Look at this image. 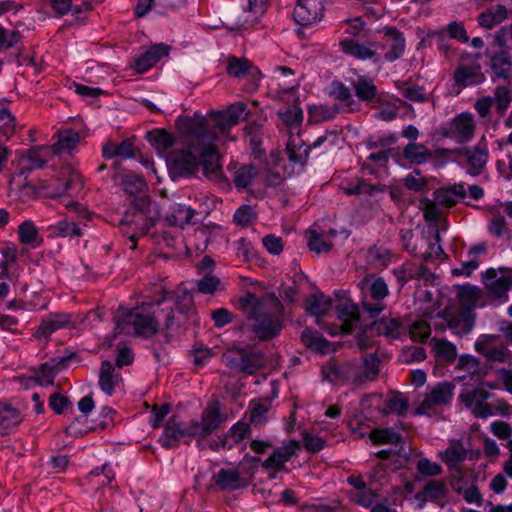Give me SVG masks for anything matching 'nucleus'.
Returning a JSON list of instances; mask_svg holds the SVG:
<instances>
[{
    "label": "nucleus",
    "mask_w": 512,
    "mask_h": 512,
    "mask_svg": "<svg viewBox=\"0 0 512 512\" xmlns=\"http://www.w3.org/2000/svg\"><path fill=\"white\" fill-rule=\"evenodd\" d=\"M507 18V9L504 5H497L484 11L478 16V23L481 27L492 29Z\"/></svg>",
    "instance_id": "obj_40"
},
{
    "label": "nucleus",
    "mask_w": 512,
    "mask_h": 512,
    "mask_svg": "<svg viewBox=\"0 0 512 512\" xmlns=\"http://www.w3.org/2000/svg\"><path fill=\"white\" fill-rule=\"evenodd\" d=\"M464 155L469 166L467 172L472 176L479 175L488 160L487 150L479 146L466 148Z\"/></svg>",
    "instance_id": "obj_31"
},
{
    "label": "nucleus",
    "mask_w": 512,
    "mask_h": 512,
    "mask_svg": "<svg viewBox=\"0 0 512 512\" xmlns=\"http://www.w3.org/2000/svg\"><path fill=\"white\" fill-rule=\"evenodd\" d=\"M399 93L411 102L423 103L428 100L425 89L422 86L405 81L396 85Z\"/></svg>",
    "instance_id": "obj_46"
},
{
    "label": "nucleus",
    "mask_w": 512,
    "mask_h": 512,
    "mask_svg": "<svg viewBox=\"0 0 512 512\" xmlns=\"http://www.w3.org/2000/svg\"><path fill=\"white\" fill-rule=\"evenodd\" d=\"M403 157L411 164L421 165L430 160L433 154L423 144L409 143L403 149Z\"/></svg>",
    "instance_id": "obj_39"
},
{
    "label": "nucleus",
    "mask_w": 512,
    "mask_h": 512,
    "mask_svg": "<svg viewBox=\"0 0 512 512\" xmlns=\"http://www.w3.org/2000/svg\"><path fill=\"white\" fill-rule=\"evenodd\" d=\"M6 102V99L0 100V132L8 138L15 131L16 117L5 106Z\"/></svg>",
    "instance_id": "obj_52"
},
{
    "label": "nucleus",
    "mask_w": 512,
    "mask_h": 512,
    "mask_svg": "<svg viewBox=\"0 0 512 512\" xmlns=\"http://www.w3.org/2000/svg\"><path fill=\"white\" fill-rule=\"evenodd\" d=\"M408 410V401L400 392H390L386 400V407L382 410L383 414L395 413L404 415Z\"/></svg>",
    "instance_id": "obj_51"
},
{
    "label": "nucleus",
    "mask_w": 512,
    "mask_h": 512,
    "mask_svg": "<svg viewBox=\"0 0 512 512\" xmlns=\"http://www.w3.org/2000/svg\"><path fill=\"white\" fill-rule=\"evenodd\" d=\"M453 79L457 87L464 89L481 84L485 80V76L481 72L480 65L469 66L462 64L454 70Z\"/></svg>",
    "instance_id": "obj_25"
},
{
    "label": "nucleus",
    "mask_w": 512,
    "mask_h": 512,
    "mask_svg": "<svg viewBox=\"0 0 512 512\" xmlns=\"http://www.w3.org/2000/svg\"><path fill=\"white\" fill-rule=\"evenodd\" d=\"M468 451L461 440H451L448 447L440 452L441 460L450 470H456L467 459Z\"/></svg>",
    "instance_id": "obj_28"
},
{
    "label": "nucleus",
    "mask_w": 512,
    "mask_h": 512,
    "mask_svg": "<svg viewBox=\"0 0 512 512\" xmlns=\"http://www.w3.org/2000/svg\"><path fill=\"white\" fill-rule=\"evenodd\" d=\"M49 154L50 149L47 146H32L20 157V173L25 174L44 168L48 162Z\"/></svg>",
    "instance_id": "obj_21"
},
{
    "label": "nucleus",
    "mask_w": 512,
    "mask_h": 512,
    "mask_svg": "<svg viewBox=\"0 0 512 512\" xmlns=\"http://www.w3.org/2000/svg\"><path fill=\"white\" fill-rule=\"evenodd\" d=\"M122 382V376L116 372L113 364L104 360L101 362L98 384L100 389L108 396L115 393L116 387Z\"/></svg>",
    "instance_id": "obj_27"
},
{
    "label": "nucleus",
    "mask_w": 512,
    "mask_h": 512,
    "mask_svg": "<svg viewBox=\"0 0 512 512\" xmlns=\"http://www.w3.org/2000/svg\"><path fill=\"white\" fill-rule=\"evenodd\" d=\"M18 238L20 243L29 245L32 248H36L42 243V239H39L37 228L31 220H26L18 226Z\"/></svg>",
    "instance_id": "obj_45"
},
{
    "label": "nucleus",
    "mask_w": 512,
    "mask_h": 512,
    "mask_svg": "<svg viewBox=\"0 0 512 512\" xmlns=\"http://www.w3.org/2000/svg\"><path fill=\"white\" fill-rule=\"evenodd\" d=\"M193 315L192 296L186 292L180 295L169 291L162 299L134 307L123 321L133 327L136 336L148 339L159 332L160 321L163 320L166 337L169 338L171 332L178 330Z\"/></svg>",
    "instance_id": "obj_1"
},
{
    "label": "nucleus",
    "mask_w": 512,
    "mask_h": 512,
    "mask_svg": "<svg viewBox=\"0 0 512 512\" xmlns=\"http://www.w3.org/2000/svg\"><path fill=\"white\" fill-rule=\"evenodd\" d=\"M339 47L345 55L354 59L370 61L373 64L382 62L380 50L384 49V45L377 41L343 38L339 42Z\"/></svg>",
    "instance_id": "obj_10"
},
{
    "label": "nucleus",
    "mask_w": 512,
    "mask_h": 512,
    "mask_svg": "<svg viewBox=\"0 0 512 512\" xmlns=\"http://www.w3.org/2000/svg\"><path fill=\"white\" fill-rule=\"evenodd\" d=\"M239 306L247 319L252 321V331L262 341L276 338L284 327L285 309L281 300L271 293L258 297L247 292L239 298Z\"/></svg>",
    "instance_id": "obj_2"
},
{
    "label": "nucleus",
    "mask_w": 512,
    "mask_h": 512,
    "mask_svg": "<svg viewBox=\"0 0 512 512\" xmlns=\"http://www.w3.org/2000/svg\"><path fill=\"white\" fill-rule=\"evenodd\" d=\"M251 433L250 424L244 421H238L233 424L228 432L222 437L221 445L223 448H232L234 444L241 443Z\"/></svg>",
    "instance_id": "obj_33"
},
{
    "label": "nucleus",
    "mask_w": 512,
    "mask_h": 512,
    "mask_svg": "<svg viewBox=\"0 0 512 512\" xmlns=\"http://www.w3.org/2000/svg\"><path fill=\"white\" fill-rule=\"evenodd\" d=\"M0 261V280L10 279V267L16 262L17 251L15 248L6 247L2 250Z\"/></svg>",
    "instance_id": "obj_58"
},
{
    "label": "nucleus",
    "mask_w": 512,
    "mask_h": 512,
    "mask_svg": "<svg viewBox=\"0 0 512 512\" xmlns=\"http://www.w3.org/2000/svg\"><path fill=\"white\" fill-rule=\"evenodd\" d=\"M251 70H256V67L253 66L250 60L233 55L228 57L226 72L229 76L240 78L250 74Z\"/></svg>",
    "instance_id": "obj_44"
},
{
    "label": "nucleus",
    "mask_w": 512,
    "mask_h": 512,
    "mask_svg": "<svg viewBox=\"0 0 512 512\" xmlns=\"http://www.w3.org/2000/svg\"><path fill=\"white\" fill-rule=\"evenodd\" d=\"M409 335L414 342H424L431 335L430 325L425 320L416 321L411 325Z\"/></svg>",
    "instance_id": "obj_59"
},
{
    "label": "nucleus",
    "mask_w": 512,
    "mask_h": 512,
    "mask_svg": "<svg viewBox=\"0 0 512 512\" xmlns=\"http://www.w3.org/2000/svg\"><path fill=\"white\" fill-rule=\"evenodd\" d=\"M193 438L198 439L193 421L184 423L178 421L176 416H172L167 420L164 426V431L159 438V443L165 449H174L177 448L181 442L190 445Z\"/></svg>",
    "instance_id": "obj_9"
},
{
    "label": "nucleus",
    "mask_w": 512,
    "mask_h": 512,
    "mask_svg": "<svg viewBox=\"0 0 512 512\" xmlns=\"http://www.w3.org/2000/svg\"><path fill=\"white\" fill-rule=\"evenodd\" d=\"M487 56L489 58L488 66L491 70V80H509L512 75V58L510 53L505 49H499L487 53Z\"/></svg>",
    "instance_id": "obj_19"
},
{
    "label": "nucleus",
    "mask_w": 512,
    "mask_h": 512,
    "mask_svg": "<svg viewBox=\"0 0 512 512\" xmlns=\"http://www.w3.org/2000/svg\"><path fill=\"white\" fill-rule=\"evenodd\" d=\"M150 206L151 201L147 197H136L119 222L120 231L130 240L132 249L136 247L137 239L146 235L154 225L149 215Z\"/></svg>",
    "instance_id": "obj_4"
},
{
    "label": "nucleus",
    "mask_w": 512,
    "mask_h": 512,
    "mask_svg": "<svg viewBox=\"0 0 512 512\" xmlns=\"http://www.w3.org/2000/svg\"><path fill=\"white\" fill-rule=\"evenodd\" d=\"M369 438L374 445L390 444L399 446L403 442L401 434L391 428H375L371 430Z\"/></svg>",
    "instance_id": "obj_42"
},
{
    "label": "nucleus",
    "mask_w": 512,
    "mask_h": 512,
    "mask_svg": "<svg viewBox=\"0 0 512 512\" xmlns=\"http://www.w3.org/2000/svg\"><path fill=\"white\" fill-rule=\"evenodd\" d=\"M264 134V124L262 122H248L244 127L245 138L249 142L253 152L261 150Z\"/></svg>",
    "instance_id": "obj_43"
},
{
    "label": "nucleus",
    "mask_w": 512,
    "mask_h": 512,
    "mask_svg": "<svg viewBox=\"0 0 512 512\" xmlns=\"http://www.w3.org/2000/svg\"><path fill=\"white\" fill-rule=\"evenodd\" d=\"M499 115H504L512 102L511 90L507 86H497L492 98Z\"/></svg>",
    "instance_id": "obj_55"
},
{
    "label": "nucleus",
    "mask_w": 512,
    "mask_h": 512,
    "mask_svg": "<svg viewBox=\"0 0 512 512\" xmlns=\"http://www.w3.org/2000/svg\"><path fill=\"white\" fill-rule=\"evenodd\" d=\"M269 411V406L264 403H257L250 409L249 414V424H252L254 427H261L267 421V413Z\"/></svg>",
    "instance_id": "obj_64"
},
{
    "label": "nucleus",
    "mask_w": 512,
    "mask_h": 512,
    "mask_svg": "<svg viewBox=\"0 0 512 512\" xmlns=\"http://www.w3.org/2000/svg\"><path fill=\"white\" fill-rule=\"evenodd\" d=\"M325 13V0H298L293 10L297 24L308 27L322 20Z\"/></svg>",
    "instance_id": "obj_16"
},
{
    "label": "nucleus",
    "mask_w": 512,
    "mask_h": 512,
    "mask_svg": "<svg viewBox=\"0 0 512 512\" xmlns=\"http://www.w3.org/2000/svg\"><path fill=\"white\" fill-rule=\"evenodd\" d=\"M301 512H343L338 501L326 502L324 499H311L303 503Z\"/></svg>",
    "instance_id": "obj_48"
},
{
    "label": "nucleus",
    "mask_w": 512,
    "mask_h": 512,
    "mask_svg": "<svg viewBox=\"0 0 512 512\" xmlns=\"http://www.w3.org/2000/svg\"><path fill=\"white\" fill-rule=\"evenodd\" d=\"M474 316L470 311H461L448 320L449 327L458 335L469 334L474 327Z\"/></svg>",
    "instance_id": "obj_41"
},
{
    "label": "nucleus",
    "mask_w": 512,
    "mask_h": 512,
    "mask_svg": "<svg viewBox=\"0 0 512 512\" xmlns=\"http://www.w3.org/2000/svg\"><path fill=\"white\" fill-rule=\"evenodd\" d=\"M257 174L258 171L254 165H242L235 171L233 183L238 190L245 189L252 184Z\"/></svg>",
    "instance_id": "obj_49"
},
{
    "label": "nucleus",
    "mask_w": 512,
    "mask_h": 512,
    "mask_svg": "<svg viewBox=\"0 0 512 512\" xmlns=\"http://www.w3.org/2000/svg\"><path fill=\"white\" fill-rule=\"evenodd\" d=\"M321 373L323 380L331 383H337L344 380V369L336 362H329L322 366Z\"/></svg>",
    "instance_id": "obj_63"
},
{
    "label": "nucleus",
    "mask_w": 512,
    "mask_h": 512,
    "mask_svg": "<svg viewBox=\"0 0 512 512\" xmlns=\"http://www.w3.org/2000/svg\"><path fill=\"white\" fill-rule=\"evenodd\" d=\"M80 141L79 132L73 129H65L59 132L58 141L54 145V149L57 153L63 150L70 151L76 148Z\"/></svg>",
    "instance_id": "obj_50"
},
{
    "label": "nucleus",
    "mask_w": 512,
    "mask_h": 512,
    "mask_svg": "<svg viewBox=\"0 0 512 512\" xmlns=\"http://www.w3.org/2000/svg\"><path fill=\"white\" fill-rule=\"evenodd\" d=\"M388 286L382 277H377L369 286L368 294L362 301V313L368 314L369 318H375L386 308L384 299L388 296Z\"/></svg>",
    "instance_id": "obj_15"
},
{
    "label": "nucleus",
    "mask_w": 512,
    "mask_h": 512,
    "mask_svg": "<svg viewBox=\"0 0 512 512\" xmlns=\"http://www.w3.org/2000/svg\"><path fill=\"white\" fill-rule=\"evenodd\" d=\"M448 489L443 480H430L425 484L422 491L417 494L418 499L424 501H438L446 497Z\"/></svg>",
    "instance_id": "obj_38"
},
{
    "label": "nucleus",
    "mask_w": 512,
    "mask_h": 512,
    "mask_svg": "<svg viewBox=\"0 0 512 512\" xmlns=\"http://www.w3.org/2000/svg\"><path fill=\"white\" fill-rule=\"evenodd\" d=\"M195 214V210L184 204H173L166 215V221L170 226L183 228L189 224Z\"/></svg>",
    "instance_id": "obj_34"
},
{
    "label": "nucleus",
    "mask_w": 512,
    "mask_h": 512,
    "mask_svg": "<svg viewBox=\"0 0 512 512\" xmlns=\"http://www.w3.org/2000/svg\"><path fill=\"white\" fill-rule=\"evenodd\" d=\"M200 145L183 143L182 148L174 149L167 159L172 174L182 178H189L199 170Z\"/></svg>",
    "instance_id": "obj_6"
},
{
    "label": "nucleus",
    "mask_w": 512,
    "mask_h": 512,
    "mask_svg": "<svg viewBox=\"0 0 512 512\" xmlns=\"http://www.w3.org/2000/svg\"><path fill=\"white\" fill-rule=\"evenodd\" d=\"M222 362L231 370L247 375L257 374L265 365L263 353L247 352L243 349H229L222 355Z\"/></svg>",
    "instance_id": "obj_8"
},
{
    "label": "nucleus",
    "mask_w": 512,
    "mask_h": 512,
    "mask_svg": "<svg viewBox=\"0 0 512 512\" xmlns=\"http://www.w3.org/2000/svg\"><path fill=\"white\" fill-rule=\"evenodd\" d=\"M356 97L362 102H372L377 95V87L367 76H359L351 82Z\"/></svg>",
    "instance_id": "obj_35"
},
{
    "label": "nucleus",
    "mask_w": 512,
    "mask_h": 512,
    "mask_svg": "<svg viewBox=\"0 0 512 512\" xmlns=\"http://www.w3.org/2000/svg\"><path fill=\"white\" fill-rule=\"evenodd\" d=\"M301 451L299 441L290 439L282 446L273 450L272 454L262 462V467L269 472V478H276L280 472L289 473L286 463L293 457H297Z\"/></svg>",
    "instance_id": "obj_11"
},
{
    "label": "nucleus",
    "mask_w": 512,
    "mask_h": 512,
    "mask_svg": "<svg viewBox=\"0 0 512 512\" xmlns=\"http://www.w3.org/2000/svg\"><path fill=\"white\" fill-rule=\"evenodd\" d=\"M382 33L386 42L389 44V50L384 54L387 62H394L400 59L405 52L406 40L403 32L394 26H384Z\"/></svg>",
    "instance_id": "obj_22"
},
{
    "label": "nucleus",
    "mask_w": 512,
    "mask_h": 512,
    "mask_svg": "<svg viewBox=\"0 0 512 512\" xmlns=\"http://www.w3.org/2000/svg\"><path fill=\"white\" fill-rule=\"evenodd\" d=\"M337 318L343 323V331L351 333L355 324L360 321L361 312L357 304L353 303L350 299L340 301L336 305Z\"/></svg>",
    "instance_id": "obj_26"
},
{
    "label": "nucleus",
    "mask_w": 512,
    "mask_h": 512,
    "mask_svg": "<svg viewBox=\"0 0 512 512\" xmlns=\"http://www.w3.org/2000/svg\"><path fill=\"white\" fill-rule=\"evenodd\" d=\"M453 397V386L449 382L436 384L416 409V414H428L435 406L448 404Z\"/></svg>",
    "instance_id": "obj_17"
},
{
    "label": "nucleus",
    "mask_w": 512,
    "mask_h": 512,
    "mask_svg": "<svg viewBox=\"0 0 512 512\" xmlns=\"http://www.w3.org/2000/svg\"><path fill=\"white\" fill-rule=\"evenodd\" d=\"M226 420L227 416L222 412L220 401L215 400L208 403L201 414V421L192 420L198 434L197 445L201 446L202 441L208 435L219 430Z\"/></svg>",
    "instance_id": "obj_13"
},
{
    "label": "nucleus",
    "mask_w": 512,
    "mask_h": 512,
    "mask_svg": "<svg viewBox=\"0 0 512 512\" xmlns=\"http://www.w3.org/2000/svg\"><path fill=\"white\" fill-rule=\"evenodd\" d=\"M340 112L338 105H319L310 110L311 116L316 121H328L334 119Z\"/></svg>",
    "instance_id": "obj_61"
},
{
    "label": "nucleus",
    "mask_w": 512,
    "mask_h": 512,
    "mask_svg": "<svg viewBox=\"0 0 512 512\" xmlns=\"http://www.w3.org/2000/svg\"><path fill=\"white\" fill-rule=\"evenodd\" d=\"M302 343L309 349L318 353H327L329 351L330 342L318 331L305 328L301 333Z\"/></svg>",
    "instance_id": "obj_36"
},
{
    "label": "nucleus",
    "mask_w": 512,
    "mask_h": 512,
    "mask_svg": "<svg viewBox=\"0 0 512 512\" xmlns=\"http://www.w3.org/2000/svg\"><path fill=\"white\" fill-rule=\"evenodd\" d=\"M249 111L247 104L235 102L222 111L211 110L208 113L211 129L217 132L218 137L228 139L230 130L240 121L248 118Z\"/></svg>",
    "instance_id": "obj_7"
},
{
    "label": "nucleus",
    "mask_w": 512,
    "mask_h": 512,
    "mask_svg": "<svg viewBox=\"0 0 512 512\" xmlns=\"http://www.w3.org/2000/svg\"><path fill=\"white\" fill-rule=\"evenodd\" d=\"M197 291L202 294H214L218 290H223V285L219 277L212 273H206L202 275L196 283Z\"/></svg>",
    "instance_id": "obj_54"
},
{
    "label": "nucleus",
    "mask_w": 512,
    "mask_h": 512,
    "mask_svg": "<svg viewBox=\"0 0 512 512\" xmlns=\"http://www.w3.org/2000/svg\"><path fill=\"white\" fill-rule=\"evenodd\" d=\"M71 323V315L68 313H53L44 319L36 328L34 336L38 339L48 338L54 332L66 328Z\"/></svg>",
    "instance_id": "obj_24"
},
{
    "label": "nucleus",
    "mask_w": 512,
    "mask_h": 512,
    "mask_svg": "<svg viewBox=\"0 0 512 512\" xmlns=\"http://www.w3.org/2000/svg\"><path fill=\"white\" fill-rule=\"evenodd\" d=\"M147 140L158 151H168L176 144L175 136L165 129H154L148 132Z\"/></svg>",
    "instance_id": "obj_37"
},
{
    "label": "nucleus",
    "mask_w": 512,
    "mask_h": 512,
    "mask_svg": "<svg viewBox=\"0 0 512 512\" xmlns=\"http://www.w3.org/2000/svg\"><path fill=\"white\" fill-rule=\"evenodd\" d=\"M436 354L448 364L453 363L457 358L456 347L447 340L439 341L435 346Z\"/></svg>",
    "instance_id": "obj_60"
},
{
    "label": "nucleus",
    "mask_w": 512,
    "mask_h": 512,
    "mask_svg": "<svg viewBox=\"0 0 512 512\" xmlns=\"http://www.w3.org/2000/svg\"><path fill=\"white\" fill-rule=\"evenodd\" d=\"M171 47L164 43L153 44L143 53L134 58L131 67L138 73H145L160 60L167 57Z\"/></svg>",
    "instance_id": "obj_18"
},
{
    "label": "nucleus",
    "mask_w": 512,
    "mask_h": 512,
    "mask_svg": "<svg viewBox=\"0 0 512 512\" xmlns=\"http://www.w3.org/2000/svg\"><path fill=\"white\" fill-rule=\"evenodd\" d=\"M308 247L311 251L316 252L317 254L320 253H327L332 248V243L326 241L323 238V235L318 233L317 231H310V236L308 239Z\"/></svg>",
    "instance_id": "obj_62"
},
{
    "label": "nucleus",
    "mask_w": 512,
    "mask_h": 512,
    "mask_svg": "<svg viewBox=\"0 0 512 512\" xmlns=\"http://www.w3.org/2000/svg\"><path fill=\"white\" fill-rule=\"evenodd\" d=\"M24 420L22 412L10 401H0V436L14 433Z\"/></svg>",
    "instance_id": "obj_20"
},
{
    "label": "nucleus",
    "mask_w": 512,
    "mask_h": 512,
    "mask_svg": "<svg viewBox=\"0 0 512 512\" xmlns=\"http://www.w3.org/2000/svg\"><path fill=\"white\" fill-rule=\"evenodd\" d=\"M176 127L183 137L182 143L205 145L218 140V134L211 129L209 120L198 111L193 116L178 117Z\"/></svg>",
    "instance_id": "obj_5"
},
{
    "label": "nucleus",
    "mask_w": 512,
    "mask_h": 512,
    "mask_svg": "<svg viewBox=\"0 0 512 512\" xmlns=\"http://www.w3.org/2000/svg\"><path fill=\"white\" fill-rule=\"evenodd\" d=\"M488 288L490 293L497 298L507 297L509 289L512 288V271L491 281Z\"/></svg>",
    "instance_id": "obj_56"
},
{
    "label": "nucleus",
    "mask_w": 512,
    "mask_h": 512,
    "mask_svg": "<svg viewBox=\"0 0 512 512\" xmlns=\"http://www.w3.org/2000/svg\"><path fill=\"white\" fill-rule=\"evenodd\" d=\"M311 147H306L303 140L290 139L286 145V154L290 163L303 169L308 162Z\"/></svg>",
    "instance_id": "obj_30"
},
{
    "label": "nucleus",
    "mask_w": 512,
    "mask_h": 512,
    "mask_svg": "<svg viewBox=\"0 0 512 512\" xmlns=\"http://www.w3.org/2000/svg\"><path fill=\"white\" fill-rule=\"evenodd\" d=\"M341 26L343 33L347 35L345 38L360 39L369 32L366 22L361 17L347 19L341 23Z\"/></svg>",
    "instance_id": "obj_47"
},
{
    "label": "nucleus",
    "mask_w": 512,
    "mask_h": 512,
    "mask_svg": "<svg viewBox=\"0 0 512 512\" xmlns=\"http://www.w3.org/2000/svg\"><path fill=\"white\" fill-rule=\"evenodd\" d=\"M257 219V214L251 205H241L233 215V222L242 227H248Z\"/></svg>",
    "instance_id": "obj_57"
},
{
    "label": "nucleus",
    "mask_w": 512,
    "mask_h": 512,
    "mask_svg": "<svg viewBox=\"0 0 512 512\" xmlns=\"http://www.w3.org/2000/svg\"><path fill=\"white\" fill-rule=\"evenodd\" d=\"M367 260L375 268H385L391 261V252L386 248L373 246L367 252Z\"/></svg>",
    "instance_id": "obj_53"
},
{
    "label": "nucleus",
    "mask_w": 512,
    "mask_h": 512,
    "mask_svg": "<svg viewBox=\"0 0 512 512\" xmlns=\"http://www.w3.org/2000/svg\"><path fill=\"white\" fill-rule=\"evenodd\" d=\"M254 473V468H249L245 472L237 469L221 468L213 474L212 482L221 491H235L249 486Z\"/></svg>",
    "instance_id": "obj_14"
},
{
    "label": "nucleus",
    "mask_w": 512,
    "mask_h": 512,
    "mask_svg": "<svg viewBox=\"0 0 512 512\" xmlns=\"http://www.w3.org/2000/svg\"><path fill=\"white\" fill-rule=\"evenodd\" d=\"M331 299L322 292L309 295L305 300V311L307 314L315 317L326 315L331 309Z\"/></svg>",
    "instance_id": "obj_32"
},
{
    "label": "nucleus",
    "mask_w": 512,
    "mask_h": 512,
    "mask_svg": "<svg viewBox=\"0 0 512 512\" xmlns=\"http://www.w3.org/2000/svg\"><path fill=\"white\" fill-rule=\"evenodd\" d=\"M475 121L470 112H462L441 126V134L458 144H466L475 133Z\"/></svg>",
    "instance_id": "obj_12"
},
{
    "label": "nucleus",
    "mask_w": 512,
    "mask_h": 512,
    "mask_svg": "<svg viewBox=\"0 0 512 512\" xmlns=\"http://www.w3.org/2000/svg\"><path fill=\"white\" fill-rule=\"evenodd\" d=\"M83 182L81 176L73 172L68 177H63L57 180V187L54 192L49 193L53 199H59V202L64 205L70 212L74 213L78 223L75 221H68L66 219L57 221L54 225L49 227L51 234L55 237H79L82 235L80 224L86 225V222L92 218V213L87 207L73 199L71 194L75 191L82 189Z\"/></svg>",
    "instance_id": "obj_3"
},
{
    "label": "nucleus",
    "mask_w": 512,
    "mask_h": 512,
    "mask_svg": "<svg viewBox=\"0 0 512 512\" xmlns=\"http://www.w3.org/2000/svg\"><path fill=\"white\" fill-rule=\"evenodd\" d=\"M199 153V168H203L205 176L218 177L221 172L220 156L214 142L200 145Z\"/></svg>",
    "instance_id": "obj_23"
},
{
    "label": "nucleus",
    "mask_w": 512,
    "mask_h": 512,
    "mask_svg": "<svg viewBox=\"0 0 512 512\" xmlns=\"http://www.w3.org/2000/svg\"><path fill=\"white\" fill-rule=\"evenodd\" d=\"M373 330L379 336L398 339L405 332V327L399 318L383 316L379 321L373 322Z\"/></svg>",
    "instance_id": "obj_29"
}]
</instances>
